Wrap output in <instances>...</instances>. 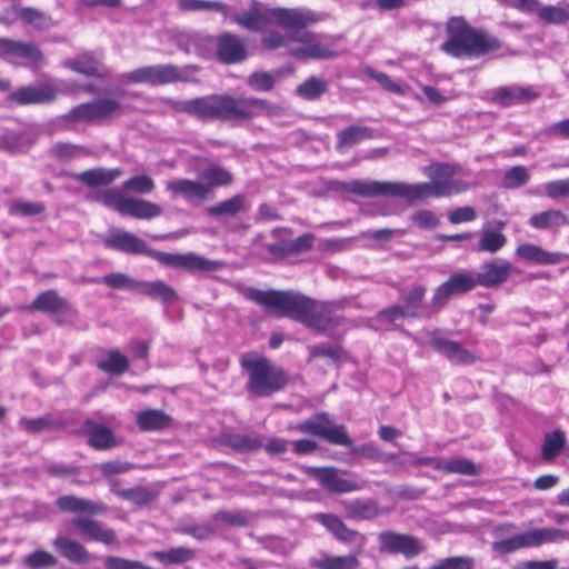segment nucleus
<instances>
[{
	"label": "nucleus",
	"instance_id": "obj_40",
	"mask_svg": "<svg viewBox=\"0 0 569 569\" xmlns=\"http://www.w3.org/2000/svg\"><path fill=\"white\" fill-rule=\"evenodd\" d=\"M20 19L39 31H47L58 26L50 14L32 7L21 9Z\"/></svg>",
	"mask_w": 569,
	"mask_h": 569
},
{
	"label": "nucleus",
	"instance_id": "obj_3",
	"mask_svg": "<svg viewBox=\"0 0 569 569\" xmlns=\"http://www.w3.org/2000/svg\"><path fill=\"white\" fill-rule=\"evenodd\" d=\"M173 107L181 112L200 119L250 120L254 117H273L281 108L258 98H234L228 94H212L186 101H177Z\"/></svg>",
	"mask_w": 569,
	"mask_h": 569
},
{
	"label": "nucleus",
	"instance_id": "obj_63",
	"mask_svg": "<svg viewBox=\"0 0 569 569\" xmlns=\"http://www.w3.org/2000/svg\"><path fill=\"white\" fill-rule=\"evenodd\" d=\"M82 151H84V148L68 142H59L51 148V153L60 160L76 158Z\"/></svg>",
	"mask_w": 569,
	"mask_h": 569
},
{
	"label": "nucleus",
	"instance_id": "obj_1",
	"mask_svg": "<svg viewBox=\"0 0 569 569\" xmlns=\"http://www.w3.org/2000/svg\"><path fill=\"white\" fill-rule=\"evenodd\" d=\"M323 17L311 10L300 8H269L257 0L250 2L249 9L236 14L233 20L241 27L258 31L263 26L276 23L284 30L292 31L291 39L301 43L291 48L290 56L299 60L331 59L337 56L333 48L322 41V36L306 31L305 28L321 21Z\"/></svg>",
	"mask_w": 569,
	"mask_h": 569
},
{
	"label": "nucleus",
	"instance_id": "obj_32",
	"mask_svg": "<svg viewBox=\"0 0 569 569\" xmlns=\"http://www.w3.org/2000/svg\"><path fill=\"white\" fill-rule=\"evenodd\" d=\"M66 68L71 69L74 72L88 76V77H104V66L94 58L91 53H82L74 59H67L63 61Z\"/></svg>",
	"mask_w": 569,
	"mask_h": 569
},
{
	"label": "nucleus",
	"instance_id": "obj_33",
	"mask_svg": "<svg viewBox=\"0 0 569 569\" xmlns=\"http://www.w3.org/2000/svg\"><path fill=\"white\" fill-rule=\"evenodd\" d=\"M316 519L326 527L336 537V539L342 542H353L358 537L363 539L356 530L348 528L343 521L335 515L318 513L316 515Z\"/></svg>",
	"mask_w": 569,
	"mask_h": 569
},
{
	"label": "nucleus",
	"instance_id": "obj_34",
	"mask_svg": "<svg viewBox=\"0 0 569 569\" xmlns=\"http://www.w3.org/2000/svg\"><path fill=\"white\" fill-rule=\"evenodd\" d=\"M372 138L373 131L370 128L352 124L337 133V149L343 151L363 140Z\"/></svg>",
	"mask_w": 569,
	"mask_h": 569
},
{
	"label": "nucleus",
	"instance_id": "obj_52",
	"mask_svg": "<svg viewBox=\"0 0 569 569\" xmlns=\"http://www.w3.org/2000/svg\"><path fill=\"white\" fill-rule=\"evenodd\" d=\"M100 281L114 289H124L134 292H138L140 284L139 280H136L122 272L106 274Z\"/></svg>",
	"mask_w": 569,
	"mask_h": 569
},
{
	"label": "nucleus",
	"instance_id": "obj_2",
	"mask_svg": "<svg viewBox=\"0 0 569 569\" xmlns=\"http://www.w3.org/2000/svg\"><path fill=\"white\" fill-rule=\"evenodd\" d=\"M243 296L264 307L277 317L291 318L317 332H328L341 323L336 313V306L315 301L301 293L292 291L259 290L246 288Z\"/></svg>",
	"mask_w": 569,
	"mask_h": 569
},
{
	"label": "nucleus",
	"instance_id": "obj_37",
	"mask_svg": "<svg viewBox=\"0 0 569 569\" xmlns=\"http://www.w3.org/2000/svg\"><path fill=\"white\" fill-rule=\"evenodd\" d=\"M97 367L114 376H120L129 368V359L119 350L104 351L97 360Z\"/></svg>",
	"mask_w": 569,
	"mask_h": 569
},
{
	"label": "nucleus",
	"instance_id": "obj_50",
	"mask_svg": "<svg viewBox=\"0 0 569 569\" xmlns=\"http://www.w3.org/2000/svg\"><path fill=\"white\" fill-rule=\"evenodd\" d=\"M530 173L523 166H515L508 169L503 176L501 186L506 189H518L528 183Z\"/></svg>",
	"mask_w": 569,
	"mask_h": 569
},
{
	"label": "nucleus",
	"instance_id": "obj_45",
	"mask_svg": "<svg viewBox=\"0 0 569 569\" xmlns=\"http://www.w3.org/2000/svg\"><path fill=\"white\" fill-rule=\"evenodd\" d=\"M538 18L548 24H562L569 21V8L562 6H541L536 9Z\"/></svg>",
	"mask_w": 569,
	"mask_h": 569
},
{
	"label": "nucleus",
	"instance_id": "obj_39",
	"mask_svg": "<svg viewBox=\"0 0 569 569\" xmlns=\"http://www.w3.org/2000/svg\"><path fill=\"white\" fill-rule=\"evenodd\" d=\"M311 566L317 569H358L359 559L357 555L325 556L313 559Z\"/></svg>",
	"mask_w": 569,
	"mask_h": 569
},
{
	"label": "nucleus",
	"instance_id": "obj_41",
	"mask_svg": "<svg viewBox=\"0 0 569 569\" xmlns=\"http://www.w3.org/2000/svg\"><path fill=\"white\" fill-rule=\"evenodd\" d=\"M201 180L204 186L209 187L210 196L213 198V189L230 184L233 181V177L227 169L219 166H212L202 171Z\"/></svg>",
	"mask_w": 569,
	"mask_h": 569
},
{
	"label": "nucleus",
	"instance_id": "obj_47",
	"mask_svg": "<svg viewBox=\"0 0 569 569\" xmlns=\"http://www.w3.org/2000/svg\"><path fill=\"white\" fill-rule=\"evenodd\" d=\"M349 517L356 520H369L379 515V508L373 501L353 500L346 506Z\"/></svg>",
	"mask_w": 569,
	"mask_h": 569
},
{
	"label": "nucleus",
	"instance_id": "obj_58",
	"mask_svg": "<svg viewBox=\"0 0 569 569\" xmlns=\"http://www.w3.org/2000/svg\"><path fill=\"white\" fill-rule=\"evenodd\" d=\"M543 190L552 200L569 198V178L549 181L545 183Z\"/></svg>",
	"mask_w": 569,
	"mask_h": 569
},
{
	"label": "nucleus",
	"instance_id": "obj_36",
	"mask_svg": "<svg viewBox=\"0 0 569 569\" xmlns=\"http://www.w3.org/2000/svg\"><path fill=\"white\" fill-rule=\"evenodd\" d=\"M436 469L462 476H479L482 472V468L479 465L465 458L441 459L437 461Z\"/></svg>",
	"mask_w": 569,
	"mask_h": 569
},
{
	"label": "nucleus",
	"instance_id": "obj_44",
	"mask_svg": "<svg viewBox=\"0 0 569 569\" xmlns=\"http://www.w3.org/2000/svg\"><path fill=\"white\" fill-rule=\"evenodd\" d=\"M566 437L561 430H555L546 433L541 447V457L546 461L555 459L563 449Z\"/></svg>",
	"mask_w": 569,
	"mask_h": 569
},
{
	"label": "nucleus",
	"instance_id": "obj_56",
	"mask_svg": "<svg viewBox=\"0 0 569 569\" xmlns=\"http://www.w3.org/2000/svg\"><path fill=\"white\" fill-rule=\"evenodd\" d=\"M261 42L263 47L268 50H276L279 48H287L290 53V49L292 48L289 43L297 42L291 39V33L288 37H284L278 31H268L262 34Z\"/></svg>",
	"mask_w": 569,
	"mask_h": 569
},
{
	"label": "nucleus",
	"instance_id": "obj_59",
	"mask_svg": "<svg viewBox=\"0 0 569 569\" xmlns=\"http://www.w3.org/2000/svg\"><path fill=\"white\" fill-rule=\"evenodd\" d=\"M133 463L122 460H111L102 462L99 470L104 478H110L113 475H121L129 472L133 469Z\"/></svg>",
	"mask_w": 569,
	"mask_h": 569
},
{
	"label": "nucleus",
	"instance_id": "obj_49",
	"mask_svg": "<svg viewBox=\"0 0 569 569\" xmlns=\"http://www.w3.org/2000/svg\"><path fill=\"white\" fill-rule=\"evenodd\" d=\"M212 519L229 527H244L249 523L250 512L246 510H218Z\"/></svg>",
	"mask_w": 569,
	"mask_h": 569
},
{
	"label": "nucleus",
	"instance_id": "obj_43",
	"mask_svg": "<svg viewBox=\"0 0 569 569\" xmlns=\"http://www.w3.org/2000/svg\"><path fill=\"white\" fill-rule=\"evenodd\" d=\"M19 425L29 433H40L48 430H61L64 423L53 419L51 416H43L34 419L21 418Z\"/></svg>",
	"mask_w": 569,
	"mask_h": 569
},
{
	"label": "nucleus",
	"instance_id": "obj_46",
	"mask_svg": "<svg viewBox=\"0 0 569 569\" xmlns=\"http://www.w3.org/2000/svg\"><path fill=\"white\" fill-rule=\"evenodd\" d=\"M222 443L241 453L256 451L262 446L256 438L234 433L223 435Z\"/></svg>",
	"mask_w": 569,
	"mask_h": 569
},
{
	"label": "nucleus",
	"instance_id": "obj_22",
	"mask_svg": "<svg viewBox=\"0 0 569 569\" xmlns=\"http://www.w3.org/2000/svg\"><path fill=\"white\" fill-rule=\"evenodd\" d=\"M308 473L316 478L322 488L329 492L345 493L358 490L360 487L352 480L343 479L339 476L338 469L330 468H308Z\"/></svg>",
	"mask_w": 569,
	"mask_h": 569
},
{
	"label": "nucleus",
	"instance_id": "obj_7",
	"mask_svg": "<svg viewBox=\"0 0 569 569\" xmlns=\"http://www.w3.org/2000/svg\"><path fill=\"white\" fill-rule=\"evenodd\" d=\"M240 365L248 375L247 390L256 397H269L284 388L288 382L282 368L260 353L242 355Z\"/></svg>",
	"mask_w": 569,
	"mask_h": 569
},
{
	"label": "nucleus",
	"instance_id": "obj_60",
	"mask_svg": "<svg viewBox=\"0 0 569 569\" xmlns=\"http://www.w3.org/2000/svg\"><path fill=\"white\" fill-rule=\"evenodd\" d=\"M365 73L371 79L376 80L383 89L397 94L405 93L403 88L400 84L393 82L388 74L375 71L371 68H366Z\"/></svg>",
	"mask_w": 569,
	"mask_h": 569
},
{
	"label": "nucleus",
	"instance_id": "obj_11",
	"mask_svg": "<svg viewBox=\"0 0 569 569\" xmlns=\"http://www.w3.org/2000/svg\"><path fill=\"white\" fill-rule=\"evenodd\" d=\"M293 429L302 433L320 437L333 445H352V439L348 436L346 427L343 425H335L326 412L311 416L303 422L296 425Z\"/></svg>",
	"mask_w": 569,
	"mask_h": 569
},
{
	"label": "nucleus",
	"instance_id": "obj_16",
	"mask_svg": "<svg viewBox=\"0 0 569 569\" xmlns=\"http://www.w3.org/2000/svg\"><path fill=\"white\" fill-rule=\"evenodd\" d=\"M27 309L56 316L58 325L64 323L63 318H74L77 316L76 309L54 290L40 293Z\"/></svg>",
	"mask_w": 569,
	"mask_h": 569
},
{
	"label": "nucleus",
	"instance_id": "obj_4",
	"mask_svg": "<svg viewBox=\"0 0 569 569\" xmlns=\"http://www.w3.org/2000/svg\"><path fill=\"white\" fill-rule=\"evenodd\" d=\"M103 243L108 248L130 254L148 256L163 266L186 270L189 272H213L220 270L223 267V262L207 259L194 252L170 253L157 251L148 247L147 243L136 234L122 229L111 230L103 239Z\"/></svg>",
	"mask_w": 569,
	"mask_h": 569
},
{
	"label": "nucleus",
	"instance_id": "obj_8",
	"mask_svg": "<svg viewBox=\"0 0 569 569\" xmlns=\"http://www.w3.org/2000/svg\"><path fill=\"white\" fill-rule=\"evenodd\" d=\"M345 190L363 198L395 197L412 203L431 192L429 184H410L406 182L352 180L345 184Z\"/></svg>",
	"mask_w": 569,
	"mask_h": 569
},
{
	"label": "nucleus",
	"instance_id": "obj_24",
	"mask_svg": "<svg viewBox=\"0 0 569 569\" xmlns=\"http://www.w3.org/2000/svg\"><path fill=\"white\" fill-rule=\"evenodd\" d=\"M540 93L529 87L517 84L499 87L493 91L492 101L501 107L527 104L539 98Z\"/></svg>",
	"mask_w": 569,
	"mask_h": 569
},
{
	"label": "nucleus",
	"instance_id": "obj_13",
	"mask_svg": "<svg viewBox=\"0 0 569 569\" xmlns=\"http://www.w3.org/2000/svg\"><path fill=\"white\" fill-rule=\"evenodd\" d=\"M122 106L119 101L110 98L97 99L91 102L81 103L72 108L63 116L64 120L76 121H99L121 113Z\"/></svg>",
	"mask_w": 569,
	"mask_h": 569
},
{
	"label": "nucleus",
	"instance_id": "obj_64",
	"mask_svg": "<svg viewBox=\"0 0 569 569\" xmlns=\"http://www.w3.org/2000/svg\"><path fill=\"white\" fill-rule=\"evenodd\" d=\"M107 569H151L140 561L129 560L120 557L109 556L104 558Z\"/></svg>",
	"mask_w": 569,
	"mask_h": 569
},
{
	"label": "nucleus",
	"instance_id": "obj_48",
	"mask_svg": "<svg viewBox=\"0 0 569 569\" xmlns=\"http://www.w3.org/2000/svg\"><path fill=\"white\" fill-rule=\"evenodd\" d=\"M507 242V238L503 233L492 230H485L477 243L478 251L496 253Z\"/></svg>",
	"mask_w": 569,
	"mask_h": 569
},
{
	"label": "nucleus",
	"instance_id": "obj_17",
	"mask_svg": "<svg viewBox=\"0 0 569 569\" xmlns=\"http://www.w3.org/2000/svg\"><path fill=\"white\" fill-rule=\"evenodd\" d=\"M513 267L505 259H493L481 264L476 273L478 286L482 288H497L508 281Z\"/></svg>",
	"mask_w": 569,
	"mask_h": 569
},
{
	"label": "nucleus",
	"instance_id": "obj_35",
	"mask_svg": "<svg viewBox=\"0 0 569 569\" xmlns=\"http://www.w3.org/2000/svg\"><path fill=\"white\" fill-rule=\"evenodd\" d=\"M248 210V202L243 194H236L218 202L207 209V213L213 218L234 217Z\"/></svg>",
	"mask_w": 569,
	"mask_h": 569
},
{
	"label": "nucleus",
	"instance_id": "obj_30",
	"mask_svg": "<svg viewBox=\"0 0 569 569\" xmlns=\"http://www.w3.org/2000/svg\"><path fill=\"white\" fill-rule=\"evenodd\" d=\"M138 293L144 295L164 305L173 303L179 300L177 291L162 280L140 281Z\"/></svg>",
	"mask_w": 569,
	"mask_h": 569
},
{
	"label": "nucleus",
	"instance_id": "obj_23",
	"mask_svg": "<svg viewBox=\"0 0 569 569\" xmlns=\"http://www.w3.org/2000/svg\"><path fill=\"white\" fill-rule=\"evenodd\" d=\"M216 52L221 62L238 63L247 58L246 42L242 38L227 32L218 37Z\"/></svg>",
	"mask_w": 569,
	"mask_h": 569
},
{
	"label": "nucleus",
	"instance_id": "obj_6",
	"mask_svg": "<svg viewBox=\"0 0 569 569\" xmlns=\"http://www.w3.org/2000/svg\"><path fill=\"white\" fill-rule=\"evenodd\" d=\"M448 39L441 49L455 57H480L498 50L500 41L485 31L475 30L461 18H451L447 23Z\"/></svg>",
	"mask_w": 569,
	"mask_h": 569
},
{
	"label": "nucleus",
	"instance_id": "obj_27",
	"mask_svg": "<svg viewBox=\"0 0 569 569\" xmlns=\"http://www.w3.org/2000/svg\"><path fill=\"white\" fill-rule=\"evenodd\" d=\"M516 254L521 259L537 264H558L562 262L563 254L561 252H550L542 247L532 243L519 244Z\"/></svg>",
	"mask_w": 569,
	"mask_h": 569
},
{
	"label": "nucleus",
	"instance_id": "obj_20",
	"mask_svg": "<svg viewBox=\"0 0 569 569\" xmlns=\"http://www.w3.org/2000/svg\"><path fill=\"white\" fill-rule=\"evenodd\" d=\"M0 58L9 62H16L17 59H24L38 64L43 60V53L31 42L0 38Z\"/></svg>",
	"mask_w": 569,
	"mask_h": 569
},
{
	"label": "nucleus",
	"instance_id": "obj_28",
	"mask_svg": "<svg viewBox=\"0 0 569 569\" xmlns=\"http://www.w3.org/2000/svg\"><path fill=\"white\" fill-rule=\"evenodd\" d=\"M522 548L538 547L543 543L553 542L558 539L568 538L569 533L556 528H542L517 533Z\"/></svg>",
	"mask_w": 569,
	"mask_h": 569
},
{
	"label": "nucleus",
	"instance_id": "obj_38",
	"mask_svg": "<svg viewBox=\"0 0 569 569\" xmlns=\"http://www.w3.org/2000/svg\"><path fill=\"white\" fill-rule=\"evenodd\" d=\"M529 224L538 230L556 229L569 224V218L559 209H550L531 216Z\"/></svg>",
	"mask_w": 569,
	"mask_h": 569
},
{
	"label": "nucleus",
	"instance_id": "obj_31",
	"mask_svg": "<svg viewBox=\"0 0 569 569\" xmlns=\"http://www.w3.org/2000/svg\"><path fill=\"white\" fill-rule=\"evenodd\" d=\"M121 173V170L117 168H93L80 173H74L72 177L87 187L96 188L112 183Z\"/></svg>",
	"mask_w": 569,
	"mask_h": 569
},
{
	"label": "nucleus",
	"instance_id": "obj_26",
	"mask_svg": "<svg viewBox=\"0 0 569 569\" xmlns=\"http://www.w3.org/2000/svg\"><path fill=\"white\" fill-rule=\"evenodd\" d=\"M53 548L66 559L73 563H89L91 553L77 540L64 536H58L52 541Z\"/></svg>",
	"mask_w": 569,
	"mask_h": 569
},
{
	"label": "nucleus",
	"instance_id": "obj_42",
	"mask_svg": "<svg viewBox=\"0 0 569 569\" xmlns=\"http://www.w3.org/2000/svg\"><path fill=\"white\" fill-rule=\"evenodd\" d=\"M152 557L167 566L181 565L193 560L196 551L186 547H177L167 551H154Z\"/></svg>",
	"mask_w": 569,
	"mask_h": 569
},
{
	"label": "nucleus",
	"instance_id": "obj_29",
	"mask_svg": "<svg viewBox=\"0 0 569 569\" xmlns=\"http://www.w3.org/2000/svg\"><path fill=\"white\" fill-rule=\"evenodd\" d=\"M136 422L142 431H161L172 425V418L160 409H146L137 413Z\"/></svg>",
	"mask_w": 569,
	"mask_h": 569
},
{
	"label": "nucleus",
	"instance_id": "obj_10",
	"mask_svg": "<svg viewBox=\"0 0 569 569\" xmlns=\"http://www.w3.org/2000/svg\"><path fill=\"white\" fill-rule=\"evenodd\" d=\"M123 83H143L150 86H164L176 82L189 81L186 72L170 63L150 64L139 67L121 76Z\"/></svg>",
	"mask_w": 569,
	"mask_h": 569
},
{
	"label": "nucleus",
	"instance_id": "obj_14",
	"mask_svg": "<svg viewBox=\"0 0 569 569\" xmlns=\"http://www.w3.org/2000/svg\"><path fill=\"white\" fill-rule=\"evenodd\" d=\"M478 287L476 274L467 271L452 273L447 281L438 286L430 301V308L437 312L451 296L469 292Z\"/></svg>",
	"mask_w": 569,
	"mask_h": 569
},
{
	"label": "nucleus",
	"instance_id": "obj_55",
	"mask_svg": "<svg viewBox=\"0 0 569 569\" xmlns=\"http://www.w3.org/2000/svg\"><path fill=\"white\" fill-rule=\"evenodd\" d=\"M57 563L56 556L44 550L33 551L24 558V565L32 569L54 567Z\"/></svg>",
	"mask_w": 569,
	"mask_h": 569
},
{
	"label": "nucleus",
	"instance_id": "obj_57",
	"mask_svg": "<svg viewBox=\"0 0 569 569\" xmlns=\"http://www.w3.org/2000/svg\"><path fill=\"white\" fill-rule=\"evenodd\" d=\"M122 188L137 193L147 194L154 189V182L149 176L141 174L124 181Z\"/></svg>",
	"mask_w": 569,
	"mask_h": 569
},
{
	"label": "nucleus",
	"instance_id": "obj_21",
	"mask_svg": "<svg viewBox=\"0 0 569 569\" xmlns=\"http://www.w3.org/2000/svg\"><path fill=\"white\" fill-rule=\"evenodd\" d=\"M81 432L87 437L88 445L96 450H110L122 445V440L104 425L86 420Z\"/></svg>",
	"mask_w": 569,
	"mask_h": 569
},
{
	"label": "nucleus",
	"instance_id": "obj_12",
	"mask_svg": "<svg viewBox=\"0 0 569 569\" xmlns=\"http://www.w3.org/2000/svg\"><path fill=\"white\" fill-rule=\"evenodd\" d=\"M426 173L430 178V182H422L421 184H429L432 189V193L426 196L423 199L430 197H448L463 192L469 188L467 182L450 180V178L457 173V167L453 164L435 163L427 168Z\"/></svg>",
	"mask_w": 569,
	"mask_h": 569
},
{
	"label": "nucleus",
	"instance_id": "obj_61",
	"mask_svg": "<svg viewBox=\"0 0 569 569\" xmlns=\"http://www.w3.org/2000/svg\"><path fill=\"white\" fill-rule=\"evenodd\" d=\"M179 8L184 11L222 10L224 6L218 1L179 0Z\"/></svg>",
	"mask_w": 569,
	"mask_h": 569
},
{
	"label": "nucleus",
	"instance_id": "obj_15",
	"mask_svg": "<svg viewBox=\"0 0 569 569\" xmlns=\"http://www.w3.org/2000/svg\"><path fill=\"white\" fill-rule=\"evenodd\" d=\"M378 541L381 553H400L408 559L415 558L426 550L422 542L416 537L391 530L380 532Z\"/></svg>",
	"mask_w": 569,
	"mask_h": 569
},
{
	"label": "nucleus",
	"instance_id": "obj_54",
	"mask_svg": "<svg viewBox=\"0 0 569 569\" xmlns=\"http://www.w3.org/2000/svg\"><path fill=\"white\" fill-rule=\"evenodd\" d=\"M426 295L423 286H413L405 296V308L408 312L415 313V318L421 315V301Z\"/></svg>",
	"mask_w": 569,
	"mask_h": 569
},
{
	"label": "nucleus",
	"instance_id": "obj_9",
	"mask_svg": "<svg viewBox=\"0 0 569 569\" xmlns=\"http://www.w3.org/2000/svg\"><path fill=\"white\" fill-rule=\"evenodd\" d=\"M96 199L121 214L136 219H152L162 214V208L143 199L128 198L119 189H107L99 192Z\"/></svg>",
	"mask_w": 569,
	"mask_h": 569
},
{
	"label": "nucleus",
	"instance_id": "obj_18",
	"mask_svg": "<svg viewBox=\"0 0 569 569\" xmlns=\"http://www.w3.org/2000/svg\"><path fill=\"white\" fill-rule=\"evenodd\" d=\"M166 188L173 197L180 196L189 203L199 206L207 200H211L210 190L202 180L174 179L166 182Z\"/></svg>",
	"mask_w": 569,
	"mask_h": 569
},
{
	"label": "nucleus",
	"instance_id": "obj_19",
	"mask_svg": "<svg viewBox=\"0 0 569 569\" xmlns=\"http://www.w3.org/2000/svg\"><path fill=\"white\" fill-rule=\"evenodd\" d=\"M429 345L438 353L456 365H472L478 360V357L472 351L455 340L439 336L437 332L431 336Z\"/></svg>",
	"mask_w": 569,
	"mask_h": 569
},
{
	"label": "nucleus",
	"instance_id": "obj_25",
	"mask_svg": "<svg viewBox=\"0 0 569 569\" xmlns=\"http://www.w3.org/2000/svg\"><path fill=\"white\" fill-rule=\"evenodd\" d=\"M57 91L53 87L30 86L23 87L9 96V99L19 104L48 103L56 99Z\"/></svg>",
	"mask_w": 569,
	"mask_h": 569
},
{
	"label": "nucleus",
	"instance_id": "obj_62",
	"mask_svg": "<svg viewBox=\"0 0 569 569\" xmlns=\"http://www.w3.org/2000/svg\"><path fill=\"white\" fill-rule=\"evenodd\" d=\"M44 211L41 203L16 201L10 204L9 212L13 216H37Z\"/></svg>",
	"mask_w": 569,
	"mask_h": 569
},
{
	"label": "nucleus",
	"instance_id": "obj_53",
	"mask_svg": "<svg viewBox=\"0 0 569 569\" xmlns=\"http://www.w3.org/2000/svg\"><path fill=\"white\" fill-rule=\"evenodd\" d=\"M117 496L123 500H129L138 506H144L152 502L156 495L144 487H134L123 491H117Z\"/></svg>",
	"mask_w": 569,
	"mask_h": 569
},
{
	"label": "nucleus",
	"instance_id": "obj_51",
	"mask_svg": "<svg viewBox=\"0 0 569 569\" xmlns=\"http://www.w3.org/2000/svg\"><path fill=\"white\" fill-rule=\"evenodd\" d=\"M327 87L328 84L326 80L311 77L298 86L297 92L299 96L308 100H313L323 94L327 91Z\"/></svg>",
	"mask_w": 569,
	"mask_h": 569
},
{
	"label": "nucleus",
	"instance_id": "obj_5",
	"mask_svg": "<svg viewBox=\"0 0 569 569\" xmlns=\"http://www.w3.org/2000/svg\"><path fill=\"white\" fill-rule=\"evenodd\" d=\"M56 506L63 512L74 513L78 517L71 520V527L84 539L112 545L116 541V531L107 528L100 521L88 516L102 515L107 507L101 502H94L89 499L73 495H64L56 500Z\"/></svg>",
	"mask_w": 569,
	"mask_h": 569
}]
</instances>
